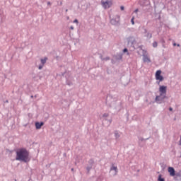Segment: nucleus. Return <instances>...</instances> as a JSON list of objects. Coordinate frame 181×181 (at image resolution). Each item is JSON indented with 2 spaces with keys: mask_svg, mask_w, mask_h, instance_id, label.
I'll list each match as a JSON object with an SVG mask.
<instances>
[{
  "mask_svg": "<svg viewBox=\"0 0 181 181\" xmlns=\"http://www.w3.org/2000/svg\"><path fill=\"white\" fill-rule=\"evenodd\" d=\"M16 160H22L23 162H29V151L26 148H19L16 151Z\"/></svg>",
  "mask_w": 181,
  "mask_h": 181,
  "instance_id": "f257e3e1",
  "label": "nucleus"
},
{
  "mask_svg": "<svg viewBox=\"0 0 181 181\" xmlns=\"http://www.w3.org/2000/svg\"><path fill=\"white\" fill-rule=\"evenodd\" d=\"M168 89L167 86H160L159 88L160 95L156 97V101L158 104H160L165 98H166V90Z\"/></svg>",
  "mask_w": 181,
  "mask_h": 181,
  "instance_id": "f03ea898",
  "label": "nucleus"
},
{
  "mask_svg": "<svg viewBox=\"0 0 181 181\" xmlns=\"http://www.w3.org/2000/svg\"><path fill=\"white\" fill-rule=\"evenodd\" d=\"M101 5L104 9H108L112 6V0H102Z\"/></svg>",
  "mask_w": 181,
  "mask_h": 181,
  "instance_id": "7ed1b4c3",
  "label": "nucleus"
},
{
  "mask_svg": "<svg viewBox=\"0 0 181 181\" xmlns=\"http://www.w3.org/2000/svg\"><path fill=\"white\" fill-rule=\"evenodd\" d=\"M160 74H162V71L158 70L156 72V79L158 80L159 81H163V76H162Z\"/></svg>",
  "mask_w": 181,
  "mask_h": 181,
  "instance_id": "20e7f679",
  "label": "nucleus"
},
{
  "mask_svg": "<svg viewBox=\"0 0 181 181\" xmlns=\"http://www.w3.org/2000/svg\"><path fill=\"white\" fill-rule=\"evenodd\" d=\"M119 23V16L118 15L115 16V18L110 20V23H112V25H117Z\"/></svg>",
  "mask_w": 181,
  "mask_h": 181,
  "instance_id": "39448f33",
  "label": "nucleus"
},
{
  "mask_svg": "<svg viewBox=\"0 0 181 181\" xmlns=\"http://www.w3.org/2000/svg\"><path fill=\"white\" fill-rule=\"evenodd\" d=\"M168 173H170V176H176L175 168H173V167L168 168Z\"/></svg>",
  "mask_w": 181,
  "mask_h": 181,
  "instance_id": "423d86ee",
  "label": "nucleus"
},
{
  "mask_svg": "<svg viewBox=\"0 0 181 181\" xmlns=\"http://www.w3.org/2000/svg\"><path fill=\"white\" fill-rule=\"evenodd\" d=\"M143 61L144 63H151V59L146 54H143Z\"/></svg>",
  "mask_w": 181,
  "mask_h": 181,
  "instance_id": "0eeeda50",
  "label": "nucleus"
},
{
  "mask_svg": "<svg viewBox=\"0 0 181 181\" xmlns=\"http://www.w3.org/2000/svg\"><path fill=\"white\" fill-rule=\"evenodd\" d=\"M44 123L43 122H36L35 123V128L36 129H40L42 127H43Z\"/></svg>",
  "mask_w": 181,
  "mask_h": 181,
  "instance_id": "6e6552de",
  "label": "nucleus"
},
{
  "mask_svg": "<svg viewBox=\"0 0 181 181\" xmlns=\"http://www.w3.org/2000/svg\"><path fill=\"white\" fill-rule=\"evenodd\" d=\"M110 170H115V175H117V173H118V168H117V166L112 165L110 168Z\"/></svg>",
  "mask_w": 181,
  "mask_h": 181,
  "instance_id": "1a4fd4ad",
  "label": "nucleus"
},
{
  "mask_svg": "<svg viewBox=\"0 0 181 181\" xmlns=\"http://www.w3.org/2000/svg\"><path fill=\"white\" fill-rule=\"evenodd\" d=\"M158 180V181H165V179L162 178V175H159Z\"/></svg>",
  "mask_w": 181,
  "mask_h": 181,
  "instance_id": "9d476101",
  "label": "nucleus"
},
{
  "mask_svg": "<svg viewBox=\"0 0 181 181\" xmlns=\"http://www.w3.org/2000/svg\"><path fill=\"white\" fill-rule=\"evenodd\" d=\"M47 60V58H45L44 59H41L42 64H45L46 63Z\"/></svg>",
  "mask_w": 181,
  "mask_h": 181,
  "instance_id": "9b49d317",
  "label": "nucleus"
},
{
  "mask_svg": "<svg viewBox=\"0 0 181 181\" xmlns=\"http://www.w3.org/2000/svg\"><path fill=\"white\" fill-rule=\"evenodd\" d=\"M153 47H158V42H154L153 43Z\"/></svg>",
  "mask_w": 181,
  "mask_h": 181,
  "instance_id": "f8f14e48",
  "label": "nucleus"
},
{
  "mask_svg": "<svg viewBox=\"0 0 181 181\" xmlns=\"http://www.w3.org/2000/svg\"><path fill=\"white\" fill-rule=\"evenodd\" d=\"M134 18L133 17L131 20L132 25H135V22H134Z\"/></svg>",
  "mask_w": 181,
  "mask_h": 181,
  "instance_id": "ddd939ff",
  "label": "nucleus"
},
{
  "mask_svg": "<svg viewBox=\"0 0 181 181\" xmlns=\"http://www.w3.org/2000/svg\"><path fill=\"white\" fill-rule=\"evenodd\" d=\"M120 9L121 11H124L125 9V7H124V6H120Z\"/></svg>",
  "mask_w": 181,
  "mask_h": 181,
  "instance_id": "4468645a",
  "label": "nucleus"
},
{
  "mask_svg": "<svg viewBox=\"0 0 181 181\" xmlns=\"http://www.w3.org/2000/svg\"><path fill=\"white\" fill-rule=\"evenodd\" d=\"M74 23H78V19H75L74 21Z\"/></svg>",
  "mask_w": 181,
  "mask_h": 181,
  "instance_id": "2eb2a0df",
  "label": "nucleus"
},
{
  "mask_svg": "<svg viewBox=\"0 0 181 181\" xmlns=\"http://www.w3.org/2000/svg\"><path fill=\"white\" fill-rule=\"evenodd\" d=\"M38 69L39 70H42V69H43V65H40Z\"/></svg>",
  "mask_w": 181,
  "mask_h": 181,
  "instance_id": "dca6fc26",
  "label": "nucleus"
},
{
  "mask_svg": "<svg viewBox=\"0 0 181 181\" xmlns=\"http://www.w3.org/2000/svg\"><path fill=\"white\" fill-rule=\"evenodd\" d=\"M103 117H105V118H107V117H108V113H105V114L103 115Z\"/></svg>",
  "mask_w": 181,
  "mask_h": 181,
  "instance_id": "f3484780",
  "label": "nucleus"
},
{
  "mask_svg": "<svg viewBox=\"0 0 181 181\" xmlns=\"http://www.w3.org/2000/svg\"><path fill=\"white\" fill-rule=\"evenodd\" d=\"M115 136L116 138H119V134H118V133H115Z\"/></svg>",
  "mask_w": 181,
  "mask_h": 181,
  "instance_id": "a211bd4d",
  "label": "nucleus"
},
{
  "mask_svg": "<svg viewBox=\"0 0 181 181\" xmlns=\"http://www.w3.org/2000/svg\"><path fill=\"white\" fill-rule=\"evenodd\" d=\"M123 52H124V53L128 52V49H127V48L124 49Z\"/></svg>",
  "mask_w": 181,
  "mask_h": 181,
  "instance_id": "6ab92c4d",
  "label": "nucleus"
},
{
  "mask_svg": "<svg viewBox=\"0 0 181 181\" xmlns=\"http://www.w3.org/2000/svg\"><path fill=\"white\" fill-rule=\"evenodd\" d=\"M103 60H110V57H106L105 59H103Z\"/></svg>",
  "mask_w": 181,
  "mask_h": 181,
  "instance_id": "aec40b11",
  "label": "nucleus"
},
{
  "mask_svg": "<svg viewBox=\"0 0 181 181\" xmlns=\"http://www.w3.org/2000/svg\"><path fill=\"white\" fill-rule=\"evenodd\" d=\"M169 110H170V111H173V109L172 107H170V108H169Z\"/></svg>",
  "mask_w": 181,
  "mask_h": 181,
  "instance_id": "412c9836",
  "label": "nucleus"
},
{
  "mask_svg": "<svg viewBox=\"0 0 181 181\" xmlns=\"http://www.w3.org/2000/svg\"><path fill=\"white\" fill-rule=\"evenodd\" d=\"M71 29L73 30L74 29V27L71 26Z\"/></svg>",
  "mask_w": 181,
  "mask_h": 181,
  "instance_id": "4be33fe9",
  "label": "nucleus"
},
{
  "mask_svg": "<svg viewBox=\"0 0 181 181\" xmlns=\"http://www.w3.org/2000/svg\"><path fill=\"white\" fill-rule=\"evenodd\" d=\"M149 37H152V34H150V35H149Z\"/></svg>",
  "mask_w": 181,
  "mask_h": 181,
  "instance_id": "5701e85b",
  "label": "nucleus"
},
{
  "mask_svg": "<svg viewBox=\"0 0 181 181\" xmlns=\"http://www.w3.org/2000/svg\"><path fill=\"white\" fill-rule=\"evenodd\" d=\"M177 46L179 47L180 46V45L177 44Z\"/></svg>",
  "mask_w": 181,
  "mask_h": 181,
  "instance_id": "b1692460",
  "label": "nucleus"
},
{
  "mask_svg": "<svg viewBox=\"0 0 181 181\" xmlns=\"http://www.w3.org/2000/svg\"><path fill=\"white\" fill-rule=\"evenodd\" d=\"M173 46H176V43H174V44H173Z\"/></svg>",
  "mask_w": 181,
  "mask_h": 181,
  "instance_id": "393cba45",
  "label": "nucleus"
},
{
  "mask_svg": "<svg viewBox=\"0 0 181 181\" xmlns=\"http://www.w3.org/2000/svg\"><path fill=\"white\" fill-rule=\"evenodd\" d=\"M47 4H48V5H50V2H48Z\"/></svg>",
  "mask_w": 181,
  "mask_h": 181,
  "instance_id": "a878e982",
  "label": "nucleus"
},
{
  "mask_svg": "<svg viewBox=\"0 0 181 181\" xmlns=\"http://www.w3.org/2000/svg\"><path fill=\"white\" fill-rule=\"evenodd\" d=\"M71 170H72V171L74 170V168H71Z\"/></svg>",
  "mask_w": 181,
  "mask_h": 181,
  "instance_id": "bb28decb",
  "label": "nucleus"
},
{
  "mask_svg": "<svg viewBox=\"0 0 181 181\" xmlns=\"http://www.w3.org/2000/svg\"><path fill=\"white\" fill-rule=\"evenodd\" d=\"M68 11H69V10L66 9V12H67Z\"/></svg>",
  "mask_w": 181,
  "mask_h": 181,
  "instance_id": "cd10ccee",
  "label": "nucleus"
},
{
  "mask_svg": "<svg viewBox=\"0 0 181 181\" xmlns=\"http://www.w3.org/2000/svg\"><path fill=\"white\" fill-rule=\"evenodd\" d=\"M136 12H138V10H136Z\"/></svg>",
  "mask_w": 181,
  "mask_h": 181,
  "instance_id": "c85d7f7f",
  "label": "nucleus"
},
{
  "mask_svg": "<svg viewBox=\"0 0 181 181\" xmlns=\"http://www.w3.org/2000/svg\"><path fill=\"white\" fill-rule=\"evenodd\" d=\"M128 55H129V53H127Z\"/></svg>",
  "mask_w": 181,
  "mask_h": 181,
  "instance_id": "c756f323",
  "label": "nucleus"
},
{
  "mask_svg": "<svg viewBox=\"0 0 181 181\" xmlns=\"http://www.w3.org/2000/svg\"><path fill=\"white\" fill-rule=\"evenodd\" d=\"M67 19H69V18L68 17Z\"/></svg>",
  "mask_w": 181,
  "mask_h": 181,
  "instance_id": "7c9ffc66",
  "label": "nucleus"
}]
</instances>
